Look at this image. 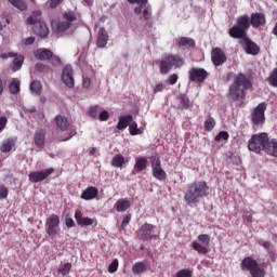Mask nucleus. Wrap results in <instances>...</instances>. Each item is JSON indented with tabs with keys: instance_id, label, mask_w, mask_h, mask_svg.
<instances>
[{
	"instance_id": "f257e3e1",
	"label": "nucleus",
	"mask_w": 277,
	"mask_h": 277,
	"mask_svg": "<svg viewBox=\"0 0 277 277\" xmlns=\"http://www.w3.org/2000/svg\"><path fill=\"white\" fill-rule=\"evenodd\" d=\"M250 29V16L248 14L240 15L236 19V25L228 29V36L234 40H239L238 44L243 49L247 55H259L261 47L248 37Z\"/></svg>"
},
{
	"instance_id": "f03ea898",
	"label": "nucleus",
	"mask_w": 277,
	"mask_h": 277,
	"mask_svg": "<svg viewBox=\"0 0 277 277\" xmlns=\"http://www.w3.org/2000/svg\"><path fill=\"white\" fill-rule=\"evenodd\" d=\"M252 88V80L243 72L235 76L233 83L228 88L227 96L232 103H239L238 107H243L248 90Z\"/></svg>"
},
{
	"instance_id": "7ed1b4c3",
	"label": "nucleus",
	"mask_w": 277,
	"mask_h": 277,
	"mask_svg": "<svg viewBox=\"0 0 277 277\" xmlns=\"http://www.w3.org/2000/svg\"><path fill=\"white\" fill-rule=\"evenodd\" d=\"M208 192L209 185H207V182L198 181L190 183L185 192L184 200L189 207L198 205L202 198H206Z\"/></svg>"
},
{
	"instance_id": "20e7f679",
	"label": "nucleus",
	"mask_w": 277,
	"mask_h": 277,
	"mask_svg": "<svg viewBox=\"0 0 277 277\" xmlns=\"http://www.w3.org/2000/svg\"><path fill=\"white\" fill-rule=\"evenodd\" d=\"M40 16H42V12L34 11L32 15L27 17L26 23L27 25H34L32 31L39 38H49V26L47 23L40 21Z\"/></svg>"
},
{
	"instance_id": "39448f33",
	"label": "nucleus",
	"mask_w": 277,
	"mask_h": 277,
	"mask_svg": "<svg viewBox=\"0 0 277 277\" xmlns=\"http://www.w3.org/2000/svg\"><path fill=\"white\" fill-rule=\"evenodd\" d=\"M185 58L179 54H167L160 62L161 75H168L172 68H183Z\"/></svg>"
},
{
	"instance_id": "423d86ee",
	"label": "nucleus",
	"mask_w": 277,
	"mask_h": 277,
	"mask_svg": "<svg viewBox=\"0 0 277 277\" xmlns=\"http://www.w3.org/2000/svg\"><path fill=\"white\" fill-rule=\"evenodd\" d=\"M268 140L269 135L265 132L253 134L248 142V149L260 155L262 150L265 151Z\"/></svg>"
},
{
	"instance_id": "0eeeda50",
	"label": "nucleus",
	"mask_w": 277,
	"mask_h": 277,
	"mask_svg": "<svg viewBox=\"0 0 277 277\" xmlns=\"http://www.w3.org/2000/svg\"><path fill=\"white\" fill-rule=\"evenodd\" d=\"M240 267L243 272H249L251 277H265V268L259 265V262L252 256H247L241 261Z\"/></svg>"
},
{
	"instance_id": "6e6552de",
	"label": "nucleus",
	"mask_w": 277,
	"mask_h": 277,
	"mask_svg": "<svg viewBox=\"0 0 277 277\" xmlns=\"http://www.w3.org/2000/svg\"><path fill=\"white\" fill-rule=\"evenodd\" d=\"M265 111H267V103L262 102L250 114L251 124L254 128L265 124Z\"/></svg>"
},
{
	"instance_id": "1a4fd4ad",
	"label": "nucleus",
	"mask_w": 277,
	"mask_h": 277,
	"mask_svg": "<svg viewBox=\"0 0 277 277\" xmlns=\"http://www.w3.org/2000/svg\"><path fill=\"white\" fill-rule=\"evenodd\" d=\"M157 226L153 224L145 223L137 230V237L141 241H153V239H157V235H155V229Z\"/></svg>"
},
{
	"instance_id": "9d476101",
	"label": "nucleus",
	"mask_w": 277,
	"mask_h": 277,
	"mask_svg": "<svg viewBox=\"0 0 277 277\" xmlns=\"http://www.w3.org/2000/svg\"><path fill=\"white\" fill-rule=\"evenodd\" d=\"M209 77V71L205 68L193 67L188 71V79L193 83H202L207 81Z\"/></svg>"
},
{
	"instance_id": "9b49d317",
	"label": "nucleus",
	"mask_w": 277,
	"mask_h": 277,
	"mask_svg": "<svg viewBox=\"0 0 277 277\" xmlns=\"http://www.w3.org/2000/svg\"><path fill=\"white\" fill-rule=\"evenodd\" d=\"M45 233L49 237H55L60 233V216L57 214H52L47 219Z\"/></svg>"
},
{
	"instance_id": "f8f14e48",
	"label": "nucleus",
	"mask_w": 277,
	"mask_h": 277,
	"mask_svg": "<svg viewBox=\"0 0 277 277\" xmlns=\"http://www.w3.org/2000/svg\"><path fill=\"white\" fill-rule=\"evenodd\" d=\"M151 171L154 179H157V181H166L168 179V174L161 168V159L159 157H151Z\"/></svg>"
},
{
	"instance_id": "ddd939ff",
	"label": "nucleus",
	"mask_w": 277,
	"mask_h": 277,
	"mask_svg": "<svg viewBox=\"0 0 277 277\" xmlns=\"http://www.w3.org/2000/svg\"><path fill=\"white\" fill-rule=\"evenodd\" d=\"M53 172H55V169L53 168H49L42 171H32L29 173L28 179L30 183H42V181L49 179Z\"/></svg>"
},
{
	"instance_id": "4468645a",
	"label": "nucleus",
	"mask_w": 277,
	"mask_h": 277,
	"mask_svg": "<svg viewBox=\"0 0 277 277\" xmlns=\"http://www.w3.org/2000/svg\"><path fill=\"white\" fill-rule=\"evenodd\" d=\"M265 23H267L265 14L259 12L252 13L249 17V29L250 25L253 29H259V27L265 26Z\"/></svg>"
},
{
	"instance_id": "2eb2a0df",
	"label": "nucleus",
	"mask_w": 277,
	"mask_h": 277,
	"mask_svg": "<svg viewBox=\"0 0 277 277\" xmlns=\"http://www.w3.org/2000/svg\"><path fill=\"white\" fill-rule=\"evenodd\" d=\"M211 61L214 66H222L226 62V53L222 48H214L211 52Z\"/></svg>"
},
{
	"instance_id": "dca6fc26",
	"label": "nucleus",
	"mask_w": 277,
	"mask_h": 277,
	"mask_svg": "<svg viewBox=\"0 0 277 277\" xmlns=\"http://www.w3.org/2000/svg\"><path fill=\"white\" fill-rule=\"evenodd\" d=\"M62 81L67 88H75V78L72 77V66L66 65L63 69Z\"/></svg>"
},
{
	"instance_id": "f3484780",
	"label": "nucleus",
	"mask_w": 277,
	"mask_h": 277,
	"mask_svg": "<svg viewBox=\"0 0 277 277\" xmlns=\"http://www.w3.org/2000/svg\"><path fill=\"white\" fill-rule=\"evenodd\" d=\"M75 220L78 224V226H97L98 222L96 220L90 219L88 216L83 217V213H81V210H76L75 212Z\"/></svg>"
},
{
	"instance_id": "a211bd4d",
	"label": "nucleus",
	"mask_w": 277,
	"mask_h": 277,
	"mask_svg": "<svg viewBox=\"0 0 277 277\" xmlns=\"http://www.w3.org/2000/svg\"><path fill=\"white\" fill-rule=\"evenodd\" d=\"M107 42H109V34H107L104 27H101L97 32L96 47H98V49H105Z\"/></svg>"
},
{
	"instance_id": "6ab92c4d",
	"label": "nucleus",
	"mask_w": 277,
	"mask_h": 277,
	"mask_svg": "<svg viewBox=\"0 0 277 277\" xmlns=\"http://www.w3.org/2000/svg\"><path fill=\"white\" fill-rule=\"evenodd\" d=\"M148 168V160L144 157L136 158L134 168L132 170V174H140V172H144Z\"/></svg>"
},
{
	"instance_id": "aec40b11",
	"label": "nucleus",
	"mask_w": 277,
	"mask_h": 277,
	"mask_svg": "<svg viewBox=\"0 0 277 277\" xmlns=\"http://www.w3.org/2000/svg\"><path fill=\"white\" fill-rule=\"evenodd\" d=\"M47 138V131L39 129L35 132L34 142L37 148H44V140Z\"/></svg>"
},
{
	"instance_id": "412c9836",
	"label": "nucleus",
	"mask_w": 277,
	"mask_h": 277,
	"mask_svg": "<svg viewBox=\"0 0 277 277\" xmlns=\"http://www.w3.org/2000/svg\"><path fill=\"white\" fill-rule=\"evenodd\" d=\"M176 47H188V49H196V41L189 37H179L175 39Z\"/></svg>"
},
{
	"instance_id": "4be33fe9",
	"label": "nucleus",
	"mask_w": 277,
	"mask_h": 277,
	"mask_svg": "<svg viewBox=\"0 0 277 277\" xmlns=\"http://www.w3.org/2000/svg\"><path fill=\"white\" fill-rule=\"evenodd\" d=\"M132 122H133V115L120 116L119 121L117 123V129L119 131H124V129H127V127H130Z\"/></svg>"
},
{
	"instance_id": "5701e85b",
	"label": "nucleus",
	"mask_w": 277,
	"mask_h": 277,
	"mask_svg": "<svg viewBox=\"0 0 277 277\" xmlns=\"http://www.w3.org/2000/svg\"><path fill=\"white\" fill-rule=\"evenodd\" d=\"M98 196V188L94 186H89L87 189H84L81 194L82 200H94Z\"/></svg>"
},
{
	"instance_id": "b1692460",
	"label": "nucleus",
	"mask_w": 277,
	"mask_h": 277,
	"mask_svg": "<svg viewBox=\"0 0 277 277\" xmlns=\"http://www.w3.org/2000/svg\"><path fill=\"white\" fill-rule=\"evenodd\" d=\"M264 153L269 155L271 157H277V140L272 138L267 141L266 147L264 148Z\"/></svg>"
},
{
	"instance_id": "393cba45",
	"label": "nucleus",
	"mask_w": 277,
	"mask_h": 277,
	"mask_svg": "<svg viewBox=\"0 0 277 277\" xmlns=\"http://www.w3.org/2000/svg\"><path fill=\"white\" fill-rule=\"evenodd\" d=\"M35 57L41 62H47L53 57V52L49 49H39L35 52Z\"/></svg>"
},
{
	"instance_id": "a878e982",
	"label": "nucleus",
	"mask_w": 277,
	"mask_h": 277,
	"mask_svg": "<svg viewBox=\"0 0 277 277\" xmlns=\"http://www.w3.org/2000/svg\"><path fill=\"white\" fill-rule=\"evenodd\" d=\"M55 122L61 131H68V129H70V123L68 122V119L62 115L55 117Z\"/></svg>"
},
{
	"instance_id": "bb28decb",
	"label": "nucleus",
	"mask_w": 277,
	"mask_h": 277,
	"mask_svg": "<svg viewBox=\"0 0 277 277\" xmlns=\"http://www.w3.org/2000/svg\"><path fill=\"white\" fill-rule=\"evenodd\" d=\"M131 207V201L129 199H119L115 203V209L118 211V213H123Z\"/></svg>"
},
{
	"instance_id": "cd10ccee",
	"label": "nucleus",
	"mask_w": 277,
	"mask_h": 277,
	"mask_svg": "<svg viewBox=\"0 0 277 277\" xmlns=\"http://www.w3.org/2000/svg\"><path fill=\"white\" fill-rule=\"evenodd\" d=\"M14 146H16V140H14V138H6L0 145V151L1 153H10V150H12V148Z\"/></svg>"
},
{
	"instance_id": "c85d7f7f",
	"label": "nucleus",
	"mask_w": 277,
	"mask_h": 277,
	"mask_svg": "<svg viewBox=\"0 0 277 277\" xmlns=\"http://www.w3.org/2000/svg\"><path fill=\"white\" fill-rule=\"evenodd\" d=\"M128 3H136L138 6L134 8V14L140 16L144 6L148 5V0H128Z\"/></svg>"
},
{
	"instance_id": "c756f323",
	"label": "nucleus",
	"mask_w": 277,
	"mask_h": 277,
	"mask_svg": "<svg viewBox=\"0 0 277 277\" xmlns=\"http://www.w3.org/2000/svg\"><path fill=\"white\" fill-rule=\"evenodd\" d=\"M111 166L113 168H122L124 163H127V159H124V156L122 154H117L113 159H111Z\"/></svg>"
},
{
	"instance_id": "7c9ffc66",
	"label": "nucleus",
	"mask_w": 277,
	"mask_h": 277,
	"mask_svg": "<svg viewBox=\"0 0 277 277\" xmlns=\"http://www.w3.org/2000/svg\"><path fill=\"white\" fill-rule=\"evenodd\" d=\"M146 269H147V267H146V264L144 262H136L132 266V273L135 276H138L140 274H144V272H146Z\"/></svg>"
},
{
	"instance_id": "2f4dec72",
	"label": "nucleus",
	"mask_w": 277,
	"mask_h": 277,
	"mask_svg": "<svg viewBox=\"0 0 277 277\" xmlns=\"http://www.w3.org/2000/svg\"><path fill=\"white\" fill-rule=\"evenodd\" d=\"M9 90L11 92V94H18V92H21V80H18L17 78H13Z\"/></svg>"
},
{
	"instance_id": "473e14b6",
	"label": "nucleus",
	"mask_w": 277,
	"mask_h": 277,
	"mask_svg": "<svg viewBox=\"0 0 277 277\" xmlns=\"http://www.w3.org/2000/svg\"><path fill=\"white\" fill-rule=\"evenodd\" d=\"M30 92L32 94H36L37 96H40L41 92H42V83L38 80H34L30 83Z\"/></svg>"
},
{
	"instance_id": "72a5a7b5",
	"label": "nucleus",
	"mask_w": 277,
	"mask_h": 277,
	"mask_svg": "<svg viewBox=\"0 0 277 277\" xmlns=\"http://www.w3.org/2000/svg\"><path fill=\"white\" fill-rule=\"evenodd\" d=\"M72 27V24L68 22H58L55 27L56 34H64V31H68L69 28Z\"/></svg>"
},
{
	"instance_id": "f704fd0d",
	"label": "nucleus",
	"mask_w": 277,
	"mask_h": 277,
	"mask_svg": "<svg viewBox=\"0 0 277 277\" xmlns=\"http://www.w3.org/2000/svg\"><path fill=\"white\" fill-rule=\"evenodd\" d=\"M9 3H11L13 8H16L21 12H25V10H27V2L23 0H9Z\"/></svg>"
},
{
	"instance_id": "c9c22d12",
	"label": "nucleus",
	"mask_w": 277,
	"mask_h": 277,
	"mask_svg": "<svg viewBox=\"0 0 277 277\" xmlns=\"http://www.w3.org/2000/svg\"><path fill=\"white\" fill-rule=\"evenodd\" d=\"M102 110H103V107H101L98 105L91 106L89 108L90 118H93L94 120H96L98 118V116L101 115Z\"/></svg>"
},
{
	"instance_id": "e433bc0d",
	"label": "nucleus",
	"mask_w": 277,
	"mask_h": 277,
	"mask_svg": "<svg viewBox=\"0 0 277 277\" xmlns=\"http://www.w3.org/2000/svg\"><path fill=\"white\" fill-rule=\"evenodd\" d=\"M192 248L198 252V254H209V248L200 245L199 242L194 241Z\"/></svg>"
},
{
	"instance_id": "4c0bfd02",
	"label": "nucleus",
	"mask_w": 277,
	"mask_h": 277,
	"mask_svg": "<svg viewBox=\"0 0 277 277\" xmlns=\"http://www.w3.org/2000/svg\"><path fill=\"white\" fill-rule=\"evenodd\" d=\"M23 62H25V56L19 55L14 58L13 61V70L16 72V70H21L23 68Z\"/></svg>"
},
{
	"instance_id": "58836bf2",
	"label": "nucleus",
	"mask_w": 277,
	"mask_h": 277,
	"mask_svg": "<svg viewBox=\"0 0 277 277\" xmlns=\"http://www.w3.org/2000/svg\"><path fill=\"white\" fill-rule=\"evenodd\" d=\"M143 13V18L148 23L150 18H153V6L145 5L143 12L141 11V14Z\"/></svg>"
},
{
	"instance_id": "ea45409f",
	"label": "nucleus",
	"mask_w": 277,
	"mask_h": 277,
	"mask_svg": "<svg viewBox=\"0 0 277 277\" xmlns=\"http://www.w3.org/2000/svg\"><path fill=\"white\" fill-rule=\"evenodd\" d=\"M36 70H38L39 72H44L47 75H49V72H53V69L49 65L42 63L36 64Z\"/></svg>"
},
{
	"instance_id": "a19ab883",
	"label": "nucleus",
	"mask_w": 277,
	"mask_h": 277,
	"mask_svg": "<svg viewBox=\"0 0 277 277\" xmlns=\"http://www.w3.org/2000/svg\"><path fill=\"white\" fill-rule=\"evenodd\" d=\"M63 18L64 21H66V23H69V25H72V23L77 21V15L75 14V12H65L63 14Z\"/></svg>"
},
{
	"instance_id": "79ce46f5",
	"label": "nucleus",
	"mask_w": 277,
	"mask_h": 277,
	"mask_svg": "<svg viewBox=\"0 0 277 277\" xmlns=\"http://www.w3.org/2000/svg\"><path fill=\"white\" fill-rule=\"evenodd\" d=\"M129 131H130V135H140V134H142V130H140L137 128V122L136 121L130 122Z\"/></svg>"
},
{
	"instance_id": "37998d69",
	"label": "nucleus",
	"mask_w": 277,
	"mask_h": 277,
	"mask_svg": "<svg viewBox=\"0 0 277 277\" xmlns=\"http://www.w3.org/2000/svg\"><path fill=\"white\" fill-rule=\"evenodd\" d=\"M70 269H72V264L65 263L63 267L58 268L57 273L62 274V276H68V274H70Z\"/></svg>"
},
{
	"instance_id": "c03bdc74",
	"label": "nucleus",
	"mask_w": 277,
	"mask_h": 277,
	"mask_svg": "<svg viewBox=\"0 0 277 277\" xmlns=\"http://www.w3.org/2000/svg\"><path fill=\"white\" fill-rule=\"evenodd\" d=\"M269 85H273V88H277V68H275L272 74L269 75L267 79Z\"/></svg>"
},
{
	"instance_id": "a18cd8bd",
	"label": "nucleus",
	"mask_w": 277,
	"mask_h": 277,
	"mask_svg": "<svg viewBox=\"0 0 277 277\" xmlns=\"http://www.w3.org/2000/svg\"><path fill=\"white\" fill-rule=\"evenodd\" d=\"M212 129H215V119L213 117H209L205 121V130L206 131H211Z\"/></svg>"
},
{
	"instance_id": "49530a36",
	"label": "nucleus",
	"mask_w": 277,
	"mask_h": 277,
	"mask_svg": "<svg viewBox=\"0 0 277 277\" xmlns=\"http://www.w3.org/2000/svg\"><path fill=\"white\" fill-rule=\"evenodd\" d=\"M179 98H180V105L182 109H189V97L185 95H181Z\"/></svg>"
},
{
	"instance_id": "de8ad7c7",
	"label": "nucleus",
	"mask_w": 277,
	"mask_h": 277,
	"mask_svg": "<svg viewBox=\"0 0 277 277\" xmlns=\"http://www.w3.org/2000/svg\"><path fill=\"white\" fill-rule=\"evenodd\" d=\"M228 137L230 135L226 131H221L216 136H215V142H222L224 140L225 142L228 141Z\"/></svg>"
},
{
	"instance_id": "09e8293b",
	"label": "nucleus",
	"mask_w": 277,
	"mask_h": 277,
	"mask_svg": "<svg viewBox=\"0 0 277 277\" xmlns=\"http://www.w3.org/2000/svg\"><path fill=\"white\" fill-rule=\"evenodd\" d=\"M118 259H115L108 266L109 274H116V272H118Z\"/></svg>"
},
{
	"instance_id": "8fccbe9b",
	"label": "nucleus",
	"mask_w": 277,
	"mask_h": 277,
	"mask_svg": "<svg viewBox=\"0 0 277 277\" xmlns=\"http://www.w3.org/2000/svg\"><path fill=\"white\" fill-rule=\"evenodd\" d=\"M198 241H201V243L209 246L211 243V237L207 234H200L198 236Z\"/></svg>"
},
{
	"instance_id": "3c124183",
	"label": "nucleus",
	"mask_w": 277,
	"mask_h": 277,
	"mask_svg": "<svg viewBox=\"0 0 277 277\" xmlns=\"http://www.w3.org/2000/svg\"><path fill=\"white\" fill-rule=\"evenodd\" d=\"M194 276V272L185 268V269H181L176 273V277H192Z\"/></svg>"
},
{
	"instance_id": "603ef678",
	"label": "nucleus",
	"mask_w": 277,
	"mask_h": 277,
	"mask_svg": "<svg viewBox=\"0 0 277 277\" xmlns=\"http://www.w3.org/2000/svg\"><path fill=\"white\" fill-rule=\"evenodd\" d=\"M97 119H100L101 122H107V120H109V111L102 109Z\"/></svg>"
},
{
	"instance_id": "864d4df0",
	"label": "nucleus",
	"mask_w": 277,
	"mask_h": 277,
	"mask_svg": "<svg viewBox=\"0 0 277 277\" xmlns=\"http://www.w3.org/2000/svg\"><path fill=\"white\" fill-rule=\"evenodd\" d=\"M176 81H179V75L172 74L169 76V78L166 80V83H169V85H175Z\"/></svg>"
},
{
	"instance_id": "5fc2aeb1",
	"label": "nucleus",
	"mask_w": 277,
	"mask_h": 277,
	"mask_svg": "<svg viewBox=\"0 0 277 277\" xmlns=\"http://www.w3.org/2000/svg\"><path fill=\"white\" fill-rule=\"evenodd\" d=\"M8 194H10V190L4 185L0 186V200H5L8 198Z\"/></svg>"
},
{
	"instance_id": "6e6d98bb",
	"label": "nucleus",
	"mask_w": 277,
	"mask_h": 277,
	"mask_svg": "<svg viewBox=\"0 0 277 277\" xmlns=\"http://www.w3.org/2000/svg\"><path fill=\"white\" fill-rule=\"evenodd\" d=\"M50 64H52V66H60V64H62V58H60V56L57 55H53L52 53V57L50 58Z\"/></svg>"
},
{
	"instance_id": "4d7b16f0",
	"label": "nucleus",
	"mask_w": 277,
	"mask_h": 277,
	"mask_svg": "<svg viewBox=\"0 0 277 277\" xmlns=\"http://www.w3.org/2000/svg\"><path fill=\"white\" fill-rule=\"evenodd\" d=\"M166 90V85L163 83H158L154 88V94H158V92H162Z\"/></svg>"
},
{
	"instance_id": "13d9d810",
	"label": "nucleus",
	"mask_w": 277,
	"mask_h": 277,
	"mask_svg": "<svg viewBox=\"0 0 277 277\" xmlns=\"http://www.w3.org/2000/svg\"><path fill=\"white\" fill-rule=\"evenodd\" d=\"M130 222H131V214H128L122 220V223H121L122 228H126V226H129Z\"/></svg>"
},
{
	"instance_id": "bf43d9fd",
	"label": "nucleus",
	"mask_w": 277,
	"mask_h": 277,
	"mask_svg": "<svg viewBox=\"0 0 277 277\" xmlns=\"http://www.w3.org/2000/svg\"><path fill=\"white\" fill-rule=\"evenodd\" d=\"M8 124V118L6 117H0V131H3Z\"/></svg>"
},
{
	"instance_id": "052dcab7",
	"label": "nucleus",
	"mask_w": 277,
	"mask_h": 277,
	"mask_svg": "<svg viewBox=\"0 0 277 277\" xmlns=\"http://www.w3.org/2000/svg\"><path fill=\"white\" fill-rule=\"evenodd\" d=\"M65 224H66L67 228H74L75 221L72 220V217H66L65 219Z\"/></svg>"
},
{
	"instance_id": "680f3d73",
	"label": "nucleus",
	"mask_w": 277,
	"mask_h": 277,
	"mask_svg": "<svg viewBox=\"0 0 277 277\" xmlns=\"http://www.w3.org/2000/svg\"><path fill=\"white\" fill-rule=\"evenodd\" d=\"M34 42H36V37H28V38H26V39L24 40V44H25L26 47H29V45L34 44Z\"/></svg>"
},
{
	"instance_id": "e2e57ef3",
	"label": "nucleus",
	"mask_w": 277,
	"mask_h": 277,
	"mask_svg": "<svg viewBox=\"0 0 277 277\" xmlns=\"http://www.w3.org/2000/svg\"><path fill=\"white\" fill-rule=\"evenodd\" d=\"M60 3H62V0H50V8L52 10H55V8H57V5H60Z\"/></svg>"
},
{
	"instance_id": "0e129e2a",
	"label": "nucleus",
	"mask_w": 277,
	"mask_h": 277,
	"mask_svg": "<svg viewBox=\"0 0 277 277\" xmlns=\"http://www.w3.org/2000/svg\"><path fill=\"white\" fill-rule=\"evenodd\" d=\"M259 243H260V246H262V247L265 248L266 250H269V248H272V242H271V241H263V240H260Z\"/></svg>"
},
{
	"instance_id": "69168bd1",
	"label": "nucleus",
	"mask_w": 277,
	"mask_h": 277,
	"mask_svg": "<svg viewBox=\"0 0 277 277\" xmlns=\"http://www.w3.org/2000/svg\"><path fill=\"white\" fill-rule=\"evenodd\" d=\"M92 83V80H90L89 77H84L82 80L83 88H90V84Z\"/></svg>"
},
{
	"instance_id": "338daca9",
	"label": "nucleus",
	"mask_w": 277,
	"mask_h": 277,
	"mask_svg": "<svg viewBox=\"0 0 277 277\" xmlns=\"http://www.w3.org/2000/svg\"><path fill=\"white\" fill-rule=\"evenodd\" d=\"M85 5H88V8H92V5H94V0H82Z\"/></svg>"
},
{
	"instance_id": "774afa93",
	"label": "nucleus",
	"mask_w": 277,
	"mask_h": 277,
	"mask_svg": "<svg viewBox=\"0 0 277 277\" xmlns=\"http://www.w3.org/2000/svg\"><path fill=\"white\" fill-rule=\"evenodd\" d=\"M89 154H90L91 156L96 155V147H92L91 149H89Z\"/></svg>"
}]
</instances>
